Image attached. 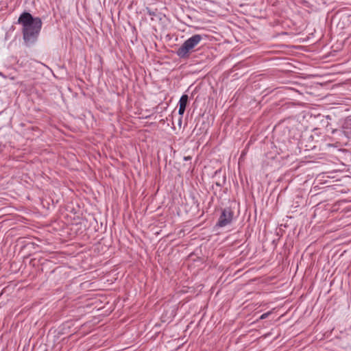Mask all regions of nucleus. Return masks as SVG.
<instances>
[{"mask_svg": "<svg viewBox=\"0 0 351 351\" xmlns=\"http://www.w3.org/2000/svg\"><path fill=\"white\" fill-rule=\"evenodd\" d=\"M17 23L22 25L23 38L27 46L36 43L40 32L43 22L39 17H34L30 13L23 12Z\"/></svg>", "mask_w": 351, "mask_h": 351, "instance_id": "1", "label": "nucleus"}, {"mask_svg": "<svg viewBox=\"0 0 351 351\" xmlns=\"http://www.w3.org/2000/svg\"><path fill=\"white\" fill-rule=\"evenodd\" d=\"M203 36L199 34H195L186 40L183 44L177 49L176 54L180 58H188L195 47L202 40Z\"/></svg>", "mask_w": 351, "mask_h": 351, "instance_id": "2", "label": "nucleus"}, {"mask_svg": "<svg viewBox=\"0 0 351 351\" xmlns=\"http://www.w3.org/2000/svg\"><path fill=\"white\" fill-rule=\"evenodd\" d=\"M332 134L334 138L339 137L337 143L346 145L347 139L351 138V117L345 119L341 130L334 129Z\"/></svg>", "mask_w": 351, "mask_h": 351, "instance_id": "3", "label": "nucleus"}, {"mask_svg": "<svg viewBox=\"0 0 351 351\" xmlns=\"http://www.w3.org/2000/svg\"><path fill=\"white\" fill-rule=\"evenodd\" d=\"M348 187L343 184L342 179L330 180V197H335L339 194L347 193Z\"/></svg>", "mask_w": 351, "mask_h": 351, "instance_id": "4", "label": "nucleus"}, {"mask_svg": "<svg viewBox=\"0 0 351 351\" xmlns=\"http://www.w3.org/2000/svg\"><path fill=\"white\" fill-rule=\"evenodd\" d=\"M233 215L234 213L230 208L223 209L216 226L221 228L230 224L233 219Z\"/></svg>", "mask_w": 351, "mask_h": 351, "instance_id": "5", "label": "nucleus"}, {"mask_svg": "<svg viewBox=\"0 0 351 351\" xmlns=\"http://www.w3.org/2000/svg\"><path fill=\"white\" fill-rule=\"evenodd\" d=\"M330 173L332 172L343 171L346 170L347 165L343 162L337 163L334 160H330Z\"/></svg>", "mask_w": 351, "mask_h": 351, "instance_id": "6", "label": "nucleus"}, {"mask_svg": "<svg viewBox=\"0 0 351 351\" xmlns=\"http://www.w3.org/2000/svg\"><path fill=\"white\" fill-rule=\"evenodd\" d=\"M188 102V95H183L180 97L179 100V110H178V114L179 115H183L184 113L186 106Z\"/></svg>", "mask_w": 351, "mask_h": 351, "instance_id": "7", "label": "nucleus"}, {"mask_svg": "<svg viewBox=\"0 0 351 351\" xmlns=\"http://www.w3.org/2000/svg\"><path fill=\"white\" fill-rule=\"evenodd\" d=\"M146 10H147V14H148L149 16H156V13H155V12L152 11V10H151L150 9H149L148 8H147Z\"/></svg>", "mask_w": 351, "mask_h": 351, "instance_id": "8", "label": "nucleus"}, {"mask_svg": "<svg viewBox=\"0 0 351 351\" xmlns=\"http://www.w3.org/2000/svg\"><path fill=\"white\" fill-rule=\"evenodd\" d=\"M270 314H271V312H267V313H263V314L260 317V319H264L267 318V317Z\"/></svg>", "mask_w": 351, "mask_h": 351, "instance_id": "9", "label": "nucleus"}, {"mask_svg": "<svg viewBox=\"0 0 351 351\" xmlns=\"http://www.w3.org/2000/svg\"><path fill=\"white\" fill-rule=\"evenodd\" d=\"M182 121V115H179V117H178V124L180 128L181 127Z\"/></svg>", "mask_w": 351, "mask_h": 351, "instance_id": "10", "label": "nucleus"}, {"mask_svg": "<svg viewBox=\"0 0 351 351\" xmlns=\"http://www.w3.org/2000/svg\"><path fill=\"white\" fill-rule=\"evenodd\" d=\"M337 210H338V208H336V204H335L332 207H330V212L337 211Z\"/></svg>", "mask_w": 351, "mask_h": 351, "instance_id": "11", "label": "nucleus"}, {"mask_svg": "<svg viewBox=\"0 0 351 351\" xmlns=\"http://www.w3.org/2000/svg\"><path fill=\"white\" fill-rule=\"evenodd\" d=\"M183 159H184V160L187 161V160H190L191 159V157L190 156H184Z\"/></svg>", "mask_w": 351, "mask_h": 351, "instance_id": "12", "label": "nucleus"}, {"mask_svg": "<svg viewBox=\"0 0 351 351\" xmlns=\"http://www.w3.org/2000/svg\"><path fill=\"white\" fill-rule=\"evenodd\" d=\"M338 150H339V151H342V152H347L346 150H345V149H342L341 148L338 149Z\"/></svg>", "mask_w": 351, "mask_h": 351, "instance_id": "13", "label": "nucleus"}, {"mask_svg": "<svg viewBox=\"0 0 351 351\" xmlns=\"http://www.w3.org/2000/svg\"><path fill=\"white\" fill-rule=\"evenodd\" d=\"M333 178H334V177L330 176V179L331 180V179H333Z\"/></svg>", "mask_w": 351, "mask_h": 351, "instance_id": "14", "label": "nucleus"}, {"mask_svg": "<svg viewBox=\"0 0 351 351\" xmlns=\"http://www.w3.org/2000/svg\"><path fill=\"white\" fill-rule=\"evenodd\" d=\"M330 147L333 146V144H332V143H330Z\"/></svg>", "mask_w": 351, "mask_h": 351, "instance_id": "15", "label": "nucleus"}]
</instances>
